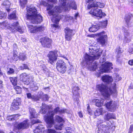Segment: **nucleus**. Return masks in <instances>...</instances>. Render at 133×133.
<instances>
[{
    "label": "nucleus",
    "mask_w": 133,
    "mask_h": 133,
    "mask_svg": "<svg viewBox=\"0 0 133 133\" xmlns=\"http://www.w3.org/2000/svg\"><path fill=\"white\" fill-rule=\"evenodd\" d=\"M89 52L90 55L87 54L85 55L84 57L85 64L84 65L83 62L82 65L87 67L90 70L95 71L97 68L98 63L96 62L93 63L94 61L96 59H98L102 53V52H99L98 49L89 48Z\"/></svg>",
    "instance_id": "1"
},
{
    "label": "nucleus",
    "mask_w": 133,
    "mask_h": 133,
    "mask_svg": "<svg viewBox=\"0 0 133 133\" xmlns=\"http://www.w3.org/2000/svg\"><path fill=\"white\" fill-rule=\"evenodd\" d=\"M52 7V5L48 4L47 5V10H50L48 12V14L49 16H52L51 17L52 21L56 24H54L53 25V28L54 29L56 28H59V26L58 25V23L59 22L60 19L61 18H65V21H67L68 19L66 16H62V17H61V16L58 15V13H61L62 11L61 8L59 7L55 6L53 9L51 10Z\"/></svg>",
    "instance_id": "2"
},
{
    "label": "nucleus",
    "mask_w": 133,
    "mask_h": 133,
    "mask_svg": "<svg viewBox=\"0 0 133 133\" xmlns=\"http://www.w3.org/2000/svg\"><path fill=\"white\" fill-rule=\"evenodd\" d=\"M87 1L89 3L87 7L90 10L89 13L90 14L100 18L105 16V14L102 12L101 9L97 8H103L104 6L103 3L96 2L95 0H87Z\"/></svg>",
    "instance_id": "3"
},
{
    "label": "nucleus",
    "mask_w": 133,
    "mask_h": 133,
    "mask_svg": "<svg viewBox=\"0 0 133 133\" xmlns=\"http://www.w3.org/2000/svg\"><path fill=\"white\" fill-rule=\"evenodd\" d=\"M27 13L26 18L30 20L34 24L40 23L42 21V17L39 14H38L37 11L35 7L31 6L26 8Z\"/></svg>",
    "instance_id": "4"
},
{
    "label": "nucleus",
    "mask_w": 133,
    "mask_h": 133,
    "mask_svg": "<svg viewBox=\"0 0 133 133\" xmlns=\"http://www.w3.org/2000/svg\"><path fill=\"white\" fill-rule=\"evenodd\" d=\"M116 84H114L112 88H109L105 85L103 84H100L96 86V89L99 90L102 95L106 99L110 98V94H114L116 96L117 92L116 88Z\"/></svg>",
    "instance_id": "5"
},
{
    "label": "nucleus",
    "mask_w": 133,
    "mask_h": 133,
    "mask_svg": "<svg viewBox=\"0 0 133 133\" xmlns=\"http://www.w3.org/2000/svg\"><path fill=\"white\" fill-rule=\"evenodd\" d=\"M59 112L60 114L65 113H68L69 111L67 110L62 109L60 110L58 107L55 108L54 111H51V110L49 111V114L45 118V122L47 124V127L50 128L54 124V116L55 114Z\"/></svg>",
    "instance_id": "6"
},
{
    "label": "nucleus",
    "mask_w": 133,
    "mask_h": 133,
    "mask_svg": "<svg viewBox=\"0 0 133 133\" xmlns=\"http://www.w3.org/2000/svg\"><path fill=\"white\" fill-rule=\"evenodd\" d=\"M112 64L110 62H106L101 65V66L99 68V73H103L108 72L109 70L113 69L112 67Z\"/></svg>",
    "instance_id": "7"
},
{
    "label": "nucleus",
    "mask_w": 133,
    "mask_h": 133,
    "mask_svg": "<svg viewBox=\"0 0 133 133\" xmlns=\"http://www.w3.org/2000/svg\"><path fill=\"white\" fill-rule=\"evenodd\" d=\"M7 29L12 31H17L21 34H22L24 32V30L19 26L18 22L14 23L12 25L7 27Z\"/></svg>",
    "instance_id": "8"
},
{
    "label": "nucleus",
    "mask_w": 133,
    "mask_h": 133,
    "mask_svg": "<svg viewBox=\"0 0 133 133\" xmlns=\"http://www.w3.org/2000/svg\"><path fill=\"white\" fill-rule=\"evenodd\" d=\"M56 68L59 72L63 74L66 70V67L65 63L61 60H58L57 62Z\"/></svg>",
    "instance_id": "9"
},
{
    "label": "nucleus",
    "mask_w": 133,
    "mask_h": 133,
    "mask_svg": "<svg viewBox=\"0 0 133 133\" xmlns=\"http://www.w3.org/2000/svg\"><path fill=\"white\" fill-rule=\"evenodd\" d=\"M98 38L97 39V42L101 45H104L107 41V36L105 33L103 31L97 34Z\"/></svg>",
    "instance_id": "10"
},
{
    "label": "nucleus",
    "mask_w": 133,
    "mask_h": 133,
    "mask_svg": "<svg viewBox=\"0 0 133 133\" xmlns=\"http://www.w3.org/2000/svg\"><path fill=\"white\" fill-rule=\"evenodd\" d=\"M105 105L108 110L111 112L114 111L117 107L116 102L112 100L108 101L105 104Z\"/></svg>",
    "instance_id": "11"
},
{
    "label": "nucleus",
    "mask_w": 133,
    "mask_h": 133,
    "mask_svg": "<svg viewBox=\"0 0 133 133\" xmlns=\"http://www.w3.org/2000/svg\"><path fill=\"white\" fill-rule=\"evenodd\" d=\"M28 119L23 121L22 122L18 123L15 126L16 128L18 130L27 129L29 127V123Z\"/></svg>",
    "instance_id": "12"
},
{
    "label": "nucleus",
    "mask_w": 133,
    "mask_h": 133,
    "mask_svg": "<svg viewBox=\"0 0 133 133\" xmlns=\"http://www.w3.org/2000/svg\"><path fill=\"white\" fill-rule=\"evenodd\" d=\"M58 55L56 51H50L48 55V62L51 64H53L54 62L56 61Z\"/></svg>",
    "instance_id": "13"
},
{
    "label": "nucleus",
    "mask_w": 133,
    "mask_h": 133,
    "mask_svg": "<svg viewBox=\"0 0 133 133\" xmlns=\"http://www.w3.org/2000/svg\"><path fill=\"white\" fill-rule=\"evenodd\" d=\"M27 26L30 32L31 33H35L38 32L42 31L44 29V27H37L32 25H27Z\"/></svg>",
    "instance_id": "14"
},
{
    "label": "nucleus",
    "mask_w": 133,
    "mask_h": 133,
    "mask_svg": "<svg viewBox=\"0 0 133 133\" xmlns=\"http://www.w3.org/2000/svg\"><path fill=\"white\" fill-rule=\"evenodd\" d=\"M42 107L40 111V113L41 114H45L47 112L48 110V113L47 114V115L45 116V118L49 114V111L52 109V107L51 105H47L45 104V103H42Z\"/></svg>",
    "instance_id": "15"
},
{
    "label": "nucleus",
    "mask_w": 133,
    "mask_h": 133,
    "mask_svg": "<svg viewBox=\"0 0 133 133\" xmlns=\"http://www.w3.org/2000/svg\"><path fill=\"white\" fill-rule=\"evenodd\" d=\"M29 75H27L25 73L22 74L20 76L21 80L25 84L27 85L29 84L31 82L29 80Z\"/></svg>",
    "instance_id": "16"
},
{
    "label": "nucleus",
    "mask_w": 133,
    "mask_h": 133,
    "mask_svg": "<svg viewBox=\"0 0 133 133\" xmlns=\"http://www.w3.org/2000/svg\"><path fill=\"white\" fill-rule=\"evenodd\" d=\"M21 104V99L20 98H17L14 99L11 105V108L14 110H17L19 108L18 106Z\"/></svg>",
    "instance_id": "17"
},
{
    "label": "nucleus",
    "mask_w": 133,
    "mask_h": 133,
    "mask_svg": "<svg viewBox=\"0 0 133 133\" xmlns=\"http://www.w3.org/2000/svg\"><path fill=\"white\" fill-rule=\"evenodd\" d=\"M110 128L105 125H101L98 127L97 133H109Z\"/></svg>",
    "instance_id": "18"
},
{
    "label": "nucleus",
    "mask_w": 133,
    "mask_h": 133,
    "mask_svg": "<svg viewBox=\"0 0 133 133\" xmlns=\"http://www.w3.org/2000/svg\"><path fill=\"white\" fill-rule=\"evenodd\" d=\"M51 40L48 38H45L43 41L41 42L42 46L44 47L50 48L51 46Z\"/></svg>",
    "instance_id": "19"
},
{
    "label": "nucleus",
    "mask_w": 133,
    "mask_h": 133,
    "mask_svg": "<svg viewBox=\"0 0 133 133\" xmlns=\"http://www.w3.org/2000/svg\"><path fill=\"white\" fill-rule=\"evenodd\" d=\"M65 38L66 40L70 41L72 39V30L68 28H66L65 29Z\"/></svg>",
    "instance_id": "20"
},
{
    "label": "nucleus",
    "mask_w": 133,
    "mask_h": 133,
    "mask_svg": "<svg viewBox=\"0 0 133 133\" xmlns=\"http://www.w3.org/2000/svg\"><path fill=\"white\" fill-rule=\"evenodd\" d=\"M122 30L124 32V36L125 41L127 43H129L131 41L130 37V33L129 31L124 27H123Z\"/></svg>",
    "instance_id": "21"
},
{
    "label": "nucleus",
    "mask_w": 133,
    "mask_h": 133,
    "mask_svg": "<svg viewBox=\"0 0 133 133\" xmlns=\"http://www.w3.org/2000/svg\"><path fill=\"white\" fill-rule=\"evenodd\" d=\"M104 121H109L111 119H115L116 117L114 115L110 112H107L105 114L103 117Z\"/></svg>",
    "instance_id": "22"
},
{
    "label": "nucleus",
    "mask_w": 133,
    "mask_h": 133,
    "mask_svg": "<svg viewBox=\"0 0 133 133\" xmlns=\"http://www.w3.org/2000/svg\"><path fill=\"white\" fill-rule=\"evenodd\" d=\"M130 15H126L125 18L126 26L128 27H131L133 25V23L130 21Z\"/></svg>",
    "instance_id": "23"
},
{
    "label": "nucleus",
    "mask_w": 133,
    "mask_h": 133,
    "mask_svg": "<svg viewBox=\"0 0 133 133\" xmlns=\"http://www.w3.org/2000/svg\"><path fill=\"white\" fill-rule=\"evenodd\" d=\"M102 79L103 82L108 83L111 82L113 80L111 76L107 75L103 76Z\"/></svg>",
    "instance_id": "24"
},
{
    "label": "nucleus",
    "mask_w": 133,
    "mask_h": 133,
    "mask_svg": "<svg viewBox=\"0 0 133 133\" xmlns=\"http://www.w3.org/2000/svg\"><path fill=\"white\" fill-rule=\"evenodd\" d=\"M38 97H39V98L38 97L37 98V99H39V100L40 99L43 101H47L49 99L48 96L46 94H44L42 91L39 92Z\"/></svg>",
    "instance_id": "25"
},
{
    "label": "nucleus",
    "mask_w": 133,
    "mask_h": 133,
    "mask_svg": "<svg viewBox=\"0 0 133 133\" xmlns=\"http://www.w3.org/2000/svg\"><path fill=\"white\" fill-rule=\"evenodd\" d=\"M106 111L103 110L102 108H97L95 111L94 114L95 116H98L103 115L104 113H105Z\"/></svg>",
    "instance_id": "26"
},
{
    "label": "nucleus",
    "mask_w": 133,
    "mask_h": 133,
    "mask_svg": "<svg viewBox=\"0 0 133 133\" xmlns=\"http://www.w3.org/2000/svg\"><path fill=\"white\" fill-rule=\"evenodd\" d=\"M44 128V126L43 125H39L33 130V132L34 133H41L43 131Z\"/></svg>",
    "instance_id": "27"
},
{
    "label": "nucleus",
    "mask_w": 133,
    "mask_h": 133,
    "mask_svg": "<svg viewBox=\"0 0 133 133\" xmlns=\"http://www.w3.org/2000/svg\"><path fill=\"white\" fill-rule=\"evenodd\" d=\"M68 5L69 6L70 8H71L74 9L76 10V5L74 0H70L69 1L67 4V6Z\"/></svg>",
    "instance_id": "28"
},
{
    "label": "nucleus",
    "mask_w": 133,
    "mask_h": 133,
    "mask_svg": "<svg viewBox=\"0 0 133 133\" xmlns=\"http://www.w3.org/2000/svg\"><path fill=\"white\" fill-rule=\"evenodd\" d=\"M3 4L5 6L7 11L9 12L10 10L9 8L10 5V2L8 0H5L3 2Z\"/></svg>",
    "instance_id": "29"
},
{
    "label": "nucleus",
    "mask_w": 133,
    "mask_h": 133,
    "mask_svg": "<svg viewBox=\"0 0 133 133\" xmlns=\"http://www.w3.org/2000/svg\"><path fill=\"white\" fill-rule=\"evenodd\" d=\"M19 115L18 114L12 115L7 117V120L10 121H13L18 119Z\"/></svg>",
    "instance_id": "30"
},
{
    "label": "nucleus",
    "mask_w": 133,
    "mask_h": 133,
    "mask_svg": "<svg viewBox=\"0 0 133 133\" xmlns=\"http://www.w3.org/2000/svg\"><path fill=\"white\" fill-rule=\"evenodd\" d=\"M29 111L30 114V119L37 117V115H36L35 111L34 109L30 108L29 109Z\"/></svg>",
    "instance_id": "31"
},
{
    "label": "nucleus",
    "mask_w": 133,
    "mask_h": 133,
    "mask_svg": "<svg viewBox=\"0 0 133 133\" xmlns=\"http://www.w3.org/2000/svg\"><path fill=\"white\" fill-rule=\"evenodd\" d=\"M99 29V27L98 25H92L91 27L89 28V31L90 32H95L97 31Z\"/></svg>",
    "instance_id": "32"
},
{
    "label": "nucleus",
    "mask_w": 133,
    "mask_h": 133,
    "mask_svg": "<svg viewBox=\"0 0 133 133\" xmlns=\"http://www.w3.org/2000/svg\"><path fill=\"white\" fill-rule=\"evenodd\" d=\"M92 101L93 102L95 103L96 105L98 107H100L103 105V100H99L98 99H95L93 100Z\"/></svg>",
    "instance_id": "33"
},
{
    "label": "nucleus",
    "mask_w": 133,
    "mask_h": 133,
    "mask_svg": "<svg viewBox=\"0 0 133 133\" xmlns=\"http://www.w3.org/2000/svg\"><path fill=\"white\" fill-rule=\"evenodd\" d=\"M55 121L57 122L58 123H64V119L61 116L58 115H56L55 117Z\"/></svg>",
    "instance_id": "34"
},
{
    "label": "nucleus",
    "mask_w": 133,
    "mask_h": 133,
    "mask_svg": "<svg viewBox=\"0 0 133 133\" xmlns=\"http://www.w3.org/2000/svg\"><path fill=\"white\" fill-rule=\"evenodd\" d=\"M63 127V123H58L57 124H56L55 125V128L57 130H61L62 128Z\"/></svg>",
    "instance_id": "35"
},
{
    "label": "nucleus",
    "mask_w": 133,
    "mask_h": 133,
    "mask_svg": "<svg viewBox=\"0 0 133 133\" xmlns=\"http://www.w3.org/2000/svg\"><path fill=\"white\" fill-rule=\"evenodd\" d=\"M17 17L16 14V11H14L12 13L10 14L8 18L9 19H16Z\"/></svg>",
    "instance_id": "36"
},
{
    "label": "nucleus",
    "mask_w": 133,
    "mask_h": 133,
    "mask_svg": "<svg viewBox=\"0 0 133 133\" xmlns=\"http://www.w3.org/2000/svg\"><path fill=\"white\" fill-rule=\"evenodd\" d=\"M18 52L15 51L13 52V57L12 59L14 61H17L19 59V57L17 55Z\"/></svg>",
    "instance_id": "37"
},
{
    "label": "nucleus",
    "mask_w": 133,
    "mask_h": 133,
    "mask_svg": "<svg viewBox=\"0 0 133 133\" xmlns=\"http://www.w3.org/2000/svg\"><path fill=\"white\" fill-rule=\"evenodd\" d=\"M19 59L23 61L25 60L26 59L25 54L24 53H20L19 54Z\"/></svg>",
    "instance_id": "38"
},
{
    "label": "nucleus",
    "mask_w": 133,
    "mask_h": 133,
    "mask_svg": "<svg viewBox=\"0 0 133 133\" xmlns=\"http://www.w3.org/2000/svg\"><path fill=\"white\" fill-rule=\"evenodd\" d=\"M79 89L78 87H75L72 89V92L74 95H77L78 94V91Z\"/></svg>",
    "instance_id": "39"
},
{
    "label": "nucleus",
    "mask_w": 133,
    "mask_h": 133,
    "mask_svg": "<svg viewBox=\"0 0 133 133\" xmlns=\"http://www.w3.org/2000/svg\"><path fill=\"white\" fill-rule=\"evenodd\" d=\"M0 25L1 27L3 28L4 27H6L7 28V27L10 25L8 24V22L6 21L0 23Z\"/></svg>",
    "instance_id": "40"
},
{
    "label": "nucleus",
    "mask_w": 133,
    "mask_h": 133,
    "mask_svg": "<svg viewBox=\"0 0 133 133\" xmlns=\"http://www.w3.org/2000/svg\"><path fill=\"white\" fill-rule=\"evenodd\" d=\"M27 97L28 98L31 99L36 101L39 100V99H37V98H35V97L34 96H32L31 94L28 93L26 94Z\"/></svg>",
    "instance_id": "41"
},
{
    "label": "nucleus",
    "mask_w": 133,
    "mask_h": 133,
    "mask_svg": "<svg viewBox=\"0 0 133 133\" xmlns=\"http://www.w3.org/2000/svg\"><path fill=\"white\" fill-rule=\"evenodd\" d=\"M15 89L17 94H21L22 89L20 87L16 86L15 87Z\"/></svg>",
    "instance_id": "42"
},
{
    "label": "nucleus",
    "mask_w": 133,
    "mask_h": 133,
    "mask_svg": "<svg viewBox=\"0 0 133 133\" xmlns=\"http://www.w3.org/2000/svg\"><path fill=\"white\" fill-rule=\"evenodd\" d=\"M27 2V0H20V4L22 8H24Z\"/></svg>",
    "instance_id": "43"
},
{
    "label": "nucleus",
    "mask_w": 133,
    "mask_h": 133,
    "mask_svg": "<svg viewBox=\"0 0 133 133\" xmlns=\"http://www.w3.org/2000/svg\"><path fill=\"white\" fill-rule=\"evenodd\" d=\"M10 81L13 85H15L17 84V79L16 78H10Z\"/></svg>",
    "instance_id": "44"
},
{
    "label": "nucleus",
    "mask_w": 133,
    "mask_h": 133,
    "mask_svg": "<svg viewBox=\"0 0 133 133\" xmlns=\"http://www.w3.org/2000/svg\"><path fill=\"white\" fill-rule=\"evenodd\" d=\"M61 2V3L63 8H65L66 7V0H59Z\"/></svg>",
    "instance_id": "45"
},
{
    "label": "nucleus",
    "mask_w": 133,
    "mask_h": 133,
    "mask_svg": "<svg viewBox=\"0 0 133 133\" xmlns=\"http://www.w3.org/2000/svg\"><path fill=\"white\" fill-rule=\"evenodd\" d=\"M20 68L21 70H23L24 69H27L29 70V69L27 65L25 64H23L22 65L20 66Z\"/></svg>",
    "instance_id": "46"
},
{
    "label": "nucleus",
    "mask_w": 133,
    "mask_h": 133,
    "mask_svg": "<svg viewBox=\"0 0 133 133\" xmlns=\"http://www.w3.org/2000/svg\"><path fill=\"white\" fill-rule=\"evenodd\" d=\"M6 14L2 12L0 10V19H2L6 17Z\"/></svg>",
    "instance_id": "47"
},
{
    "label": "nucleus",
    "mask_w": 133,
    "mask_h": 133,
    "mask_svg": "<svg viewBox=\"0 0 133 133\" xmlns=\"http://www.w3.org/2000/svg\"><path fill=\"white\" fill-rule=\"evenodd\" d=\"M14 72V70L11 68H10L7 72L8 74L10 75L13 74Z\"/></svg>",
    "instance_id": "48"
},
{
    "label": "nucleus",
    "mask_w": 133,
    "mask_h": 133,
    "mask_svg": "<svg viewBox=\"0 0 133 133\" xmlns=\"http://www.w3.org/2000/svg\"><path fill=\"white\" fill-rule=\"evenodd\" d=\"M101 24L102 27H105L107 25V21H104L102 22Z\"/></svg>",
    "instance_id": "49"
},
{
    "label": "nucleus",
    "mask_w": 133,
    "mask_h": 133,
    "mask_svg": "<svg viewBox=\"0 0 133 133\" xmlns=\"http://www.w3.org/2000/svg\"><path fill=\"white\" fill-rule=\"evenodd\" d=\"M66 133H71L72 132V130L71 129V128H66Z\"/></svg>",
    "instance_id": "50"
},
{
    "label": "nucleus",
    "mask_w": 133,
    "mask_h": 133,
    "mask_svg": "<svg viewBox=\"0 0 133 133\" xmlns=\"http://www.w3.org/2000/svg\"><path fill=\"white\" fill-rule=\"evenodd\" d=\"M31 123L32 124H34L36 123L39 122V120H35L33 119L31 120Z\"/></svg>",
    "instance_id": "51"
},
{
    "label": "nucleus",
    "mask_w": 133,
    "mask_h": 133,
    "mask_svg": "<svg viewBox=\"0 0 133 133\" xmlns=\"http://www.w3.org/2000/svg\"><path fill=\"white\" fill-rule=\"evenodd\" d=\"M87 108L89 114L90 115H92V113L91 112V110L90 108L89 105L88 104V105Z\"/></svg>",
    "instance_id": "52"
},
{
    "label": "nucleus",
    "mask_w": 133,
    "mask_h": 133,
    "mask_svg": "<svg viewBox=\"0 0 133 133\" xmlns=\"http://www.w3.org/2000/svg\"><path fill=\"white\" fill-rule=\"evenodd\" d=\"M41 5H43L44 6H47L48 4L46 3L45 1H42L41 3Z\"/></svg>",
    "instance_id": "53"
},
{
    "label": "nucleus",
    "mask_w": 133,
    "mask_h": 133,
    "mask_svg": "<svg viewBox=\"0 0 133 133\" xmlns=\"http://www.w3.org/2000/svg\"><path fill=\"white\" fill-rule=\"evenodd\" d=\"M107 121V127H108L109 128H110V127L112 125V123L111 122L109 121Z\"/></svg>",
    "instance_id": "54"
},
{
    "label": "nucleus",
    "mask_w": 133,
    "mask_h": 133,
    "mask_svg": "<svg viewBox=\"0 0 133 133\" xmlns=\"http://www.w3.org/2000/svg\"><path fill=\"white\" fill-rule=\"evenodd\" d=\"M104 122V121L103 120H102L101 119H98V121L97 122V124L98 125Z\"/></svg>",
    "instance_id": "55"
},
{
    "label": "nucleus",
    "mask_w": 133,
    "mask_h": 133,
    "mask_svg": "<svg viewBox=\"0 0 133 133\" xmlns=\"http://www.w3.org/2000/svg\"><path fill=\"white\" fill-rule=\"evenodd\" d=\"M123 51L122 50H121V49L120 47H119L118 49H117V52L118 54L122 53Z\"/></svg>",
    "instance_id": "56"
},
{
    "label": "nucleus",
    "mask_w": 133,
    "mask_h": 133,
    "mask_svg": "<svg viewBox=\"0 0 133 133\" xmlns=\"http://www.w3.org/2000/svg\"><path fill=\"white\" fill-rule=\"evenodd\" d=\"M129 129L130 130L129 131L128 133H131V131H133V124L130 126Z\"/></svg>",
    "instance_id": "57"
},
{
    "label": "nucleus",
    "mask_w": 133,
    "mask_h": 133,
    "mask_svg": "<svg viewBox=\"0 0 133 133\" xmlns=\"http://www.w3.org/2000/svg\"><path fill=\"white\" fill-rule=\"evenodd\" d=\"M32 90L35 91L38 89V87L37 86H35L34 87H31Z\"/></svg>",
    "instance_id": "58"
},
{
    "label": "nucleus",
    "mask_w": 133,
    "mask_h": 133,
    "mask_svg": "<svg viewBox=\"0 0 133 133\" xmlns=\"http://www.w3.org/2000/svg\"><path fill=\"white\" fill-rule=\"evenodd\" d=\"M47 1L49 2H51L53 3H55L57 1V0H47Z\"/></svg>",
    "instance_id": "59"
},
{
    "label": "nucleus",
    "mask_w": 133,
    "mask_h": 133,
    "mask_svg": "<svg viewBox=\"0 0 133 133\" xmlns=\"http://www.w3.org/2000/svg\"><path fill=\"white\" fill-rule=\"evenodd\" d=\"M128 64L130 65H133V60H129L128 61Z\"/></svg>",
    "instance_id": "60"
},
{
    "label": "nucleus",
    "mask_w": 133,
    "mask_h": 133,
    "mask_svg": "<svg viewBox=\"0 0 133 133\" xmlns=\"http://www.w3.org/2000/svg\"><path fill=\"white\" fill-rule=\"evenodd\" d=\"M128 2L130 5L133 6V1L132 0H128Z\"/></svg>",
    "instance_id": "61"
},
{
    "label": "nucleus",
    "mask_w": 133,
    "mask_h": 133,
    "mask_svg": "<svg viewBox=\"0 0 133 133\" xmlns=\"http://www.w3.org/2000/svg\"><path fill=\"white\" fill-rule=\"evenodd\" d=\"M75 101V103H76L77 105H78V104L79 103V101L78 99V98H77L76 99H74Z\"/></svg>",
    "instance_id": "62"
},
{
    "label": "nucleus",
    "mask_w": 133,
    "mask_h": 133,
    "mask_svg": "<svg viewBox=\"0 0 133 133\" xmlns=\"http://www.w3.org/2000/svg\"><path fill=\"white\" fill-rule=\"evenodd\" d=\"M78 113L79 116L80 117H83V115H82V114L81 112H79Z\"/></svg>",
    "instance_id": "63"
},
{
    "label": "nucleus",
    "mask_w": 133,
    "mask_h": 133,
    "mask_svg": "<svg viewBox=\"0 0 133 133\" xmlns=\"http://www.w3.org/2000/svg\"><path fill=\"white\" fill-rule=\"evenodd\" d=\"M133 50V49L132 48H129L128 50V52L130 53L132 52V51Z\"/></svg>",
    "instance_id": "64"
}]
</instances>
